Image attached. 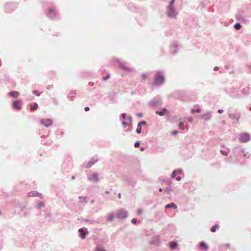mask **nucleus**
Instances as JSON below:
<instances>
[{
    "mask_svg": "<svg viewBox=\"0 0 251 251\" xmlns=\"http://www.w3.org/2000/svg\"><path fill=\"white\" fill-rule=\"evenodd\" d=\"M164 81V77L160 73H157L155 78L154 83L156 85L162 84Z\"/></svg>",
    "mask_w": 251,
    "mask_h": 251,
    "instance_id": "f257e3e1",
    "label": "nucleus"
},
{
    "mask_svg": "<svg viewBox=\"0 0 251 251\" xmlns=\"http://www.w3.org/2000/svg\"><path fill=\"white\" fill-rule=\"evenodd\" d=\"M40 123L46 127L51 126L53 123V120L50 118L43 119L40 121Z\"/></svg>",
    "mask_w": 251,
    "mask_h": 251,
    "instance_id": "f03ea898",
    "label": "nucleus"
},
{
    "mask_svg": "<svg viewBox=\"0 0 251 251\" xmlns=\"http://www.w3.org/2000/svg\"><path fill=\"white\" fill-rule=\"evenodd\" d=\"M249 134L247 133H243L240 135L239 140L242 143H245L250 140Z\"/></svg>",
    "mask_w": 251,
    "mask_h": 251,
    "instance_id": "7ed1b4c3",
    "label": "nucleus"
},
{
    "mask_svg": "<svg viewBox=\"0 0 251 251\" xmlns=\"http://www.w3.org/2000/svg\"><path fill=\"white\" fill-rule=\"evenodd\" d=\"M127 212L123 209H120L118 210L117 214V217L119 219H124L127 217Z\"/></svg>",
    "mask_w": 251,
    "mask_h": 251,
    "instance_id": "20e7f679",
    "label": "nucleus"
},
{
    "mask_svg": "<svg viewBox=\"0 0 251 251\" xmlns=\"http://www.w3.org/2000/svg\"><path fill=\"white\" fill-rule=\"evenodd\" d=\"M168 15L171 18L176 16V12L174 7H168Z\"/></svg>",
    "mask_w": 251,
    "mask_h": 251,
    "instance_id": "39448f33",
    "label": "nucleus"
},
{
    "mask_svg": "<svg viewBox=\"0 0 251 251\" xmlns=\"http://www.w3.org/2000/svg\"><path fill=\"white\" fill-rule=\"evenodd\" d=\"M56 13L55 10L52 8L48 10V15L50 18H53L55 16Z\"/></svg>",
    "mask_w": 251,
    "mask_h": 251,
    "instance_id": "423d86ee",
    "label": "nucleus"
},
{
    "mask_svg": "<svg viewBox=\"0 0 251 251\" xmlns=\"http://www.w3.org/2000/svg\"><path fill=\"white\" fill-rule=\"evenodd\" d=\"M13 105V107L18 110H20L21 109L20 102L18 101H14Z\"/></svg>",
    "mask_w": 251,
    "mask_h": 251,
    "instance_id": "0eeeda50",
    "label": "nucleus"
},
{
    "mask_svg": "<svg viewBox=\"0 0 251 251\" xmlns=\"http://www.w3.org/2000/svg\"><path fill=\"white\" fill-rule=\"evenodd\" d=\"M201 119H203L205 120H209L211 118V116L209 114H204L200 116Z\"/></svg>",
    "mask_w": 251,
    "mask_h": 251,
    "instance_id": "6e6552de",
    "label": "nucleus"
},
{
    "mask_svg": "<svg viewBox=\"0 0 251 251\" xmlns=\"http://www.w3.org/2000/svg\"><path fill=\"white\" fill-rule=\"evenodd\" d=\"M19 93L17 91H13L9 93V96L15 98H17L19 96Z\"/></svg>",
    "mask_w": 251,
    "mask_h": 251,
    "instance_id": "1a4fd4ad",
    "label": "nucleus"
},
{
    "mask_svg": "<svg viewBox=\"0 0 251 251\" xmlns=\"http://www.w3.org/2000/svg\"><path fill=\"white\" fill-rule=\"evenodd\" d=\"M165 113H168V111L166 109L164 108L161 111H156V113L159 116H163Z\"/></svg>",
    "mask_w": 251,
    "mask_h": 251,
    "instance_id": "9d476101",
    "label": "nucleus"
},
{
    "mask_svg": "<svg viewBox=\"0 0 251 251\" xmlns=\"http://www.w3.org/2000/svg\"><path fill=\"white\" fill-rule=\"evenodd\" d=\"M171 207H173L174 209H176L177 206L174 203H171L170 204H168L166 205V206H165L166 208H171Z\"/></svg>",
    "mask_w": 251,
    "mask_h": 251,
    "instance_id": "9b49d317",
    "label": "nucleus"
},
{
    "mask_svg": "<svg viewBox=\"0 0 251 251\" xmlns=\"http://www.w3.org/2000/svg\"><path fill=\"white\" fill-rule=\"evenodd\" d=\"M79 232L80 233V237L82 238V239H84L85 238V232L84 231L83 229H79Z\"/></svg>",
    "mask_w": 251,
    "mask_h": 251,
    "instance_id": "f8f14e48",
    "label": "nucleus"
},
{
    "mask_svg": "<svg viewBox=\"0 0 251 251\" xmlns=\"http://www.w3.org/2000/svg\"><path fill=\"white\" fill-rule=\"evenodd\" d=\"M38 105L37 103H35L34 104L30 105V110L31 111H33L38 108Z\"/></svg>",
    "mask_w": 251,
    "mask_h": 251,
    "instance_id": "ddd939ff",
    "label": "nucleus"
},
{
    "mask_svg": "<svg viewBox=\"0 0 251 251\" xmlns=\"http://www.w3.org/2000/svg\"><path fill=\"white\" fill-rule=\"evenodd\" d=\"M89 179L95 180L96 181H98L99 180L98 175L97 174H94L92 176L89 178Z\"/></svg>",
    "mask_w": 251,
    "mask_h": 251,
    "instance_id": "4468645a",
    "label": "nucleus"
},
{
    "mask_svg": "<svg viewBox=\"0 0 251 251\" xmlns=\"http://www.w3.org/2000/svg\"><path fill=\"white\" fill-rule=\"evenodd\" d=\"M200 246L201 248L204 249L205 250H206L208 249V246L204 242H201Z\"/></svg>",
    "mask_w": 251,
    "mask_h": 251,
    "instance_id": "2eb2a0df",
    "label": "nucleus"
},
{
    "mask_svg": "<svg viewBox=\"0 0 251 251\" xmlns=\"http://www.w3.org/2000/svg\"><path fill=\"white\" fill-rule=\"evenodd\" d=\"M177 246V244L176 242H172L170 243V247L171 249H175Z\"/></svg>",
    "mask_w": 251,
    "mask_h": 251,
    "instance_id": "dca6fc26",
    "label": "nucleus"
},
{
    "mask_svg": "<svg viewBox=\"0 0 251 251\" xmlns=\"http://www.w3.org/2000/svg\"><path fill=\"white\" fill-rule=\"evenodd\" d=\"M95 251H105L103 248L101 246H98Z\"/></svg>",
    "mask_w": 251,
    "mask_h": 251,
    "instance_id": "f3484780",
    "label": "nucleus"
},
{
    "mask_svg": "<svg viewBox=\"0 0 251 251\" xmlns=\"http://www.w3.org/2000/svg\"><path fill=\"white\" fill-rule=\"evenodd\" d=\"M142 126L140 125H138L136 129V132L138 134H140L141 132Z\"/></svg>",
    "mask_w": 251,
    "mask_h": 251,
    "instance_id": "a211bd4d",
    "label": "nucleus"
},
{
    "mask_svg": "<svg viewBox=\"0 0 251 251\" xmlns=\"http://www.w3.org/2000/svg\"><path fill=\"white\" fill-rule=\"evenodd\" d=\"M148 75H149V74L147 73H144V74H142L141 77L142 78V80H145L147 78Z\"/></svg>",
    "mask_w": 251,
    "mask_h": 251,
    "instance_id": "6ab92c4d",
    "label": "nucleus"
},
{
    "mask_svg": "<svg viewBox=\"0 0 251 251\" xmlns=\"http://www.w3.org/2000/svg\"><path fill=\"white\" fill-rule=\"evenodd\" d=\"M234 27L237 30H239V29H240L241 28V25L240 24L237 23V24L234 25Z\"/></svg>",
    "mask_w": 251,
    "mask_h": 251,
    "instance_id": "aec40b11",
    "label": "nucleus"
},
{
    "mask_svg": "<svg viewBox=\"0 0 251 251\" xmlns=\"http://www.w3.org/2000/svg\"><path fill=\"white\" fill-rule=\"evenodd\" d=\"M219 226L218 225H216L214 226H212L211 228V231L212 232H214L216 231V229Z\"/></svg>",
    "mask_w": 251,
    "mask_h": 251,
    "instance_id": "412c9836",
    "label": "nucleus"
},
{
    "mask_svg": "<svg viewBox=\"0 0 251 251\" xmlns=\"http://www.w3.org/2000/svg\"><path fill=\"white\" fill-rule=\"evenodd\" d=\"M178 126L179 128L181 130H184L185 127L183 124V123L180 121L179 124H178Z\"/></svg>",
    "mask_w": 251,
    "mask_h": 251,
    "instance_id": "4be33fe9",
    "label": "nucleus"
},
{
    "mask_svg": "<svg viewBox=\"0 0 251 251\" xmlns=\"http://www.w3.org/2000/svg\"><path fill=\"white\" fill-rule=\"evenodd\" d=\"M192 111V113H194L195 112H197V113H200L201 110V109L198 108H197L196 110H195V109H192L191 110Z\"/></svg>",
    "mask_w": 251,
    "mask_h": 251,
    "instance_id": "5701e85b",
    "label": "nucleus"
},
{
    "mask_svg": "<svg viewBox=\"0 0 251 251\" xmlns=\"http://www.w3.org/2000/svg\"><path fill=\"white\" fill-rule=\"evenodd\" d=\"M110 75L109 74H108V75H107L106 76H103L102 77V79L104 80V81H105L107 79H108V78H110Z\"/></svg>",
    "mask_w": 251,
    "mask_h": 251,
    "instance_id": "b1692460",
    "label": "nucleus"
},
{
    "mask_svg": "<svg viewBox=\"0 0 251 251\" xmlns=\"http://www.w3.org/2000/svg\"><path fill=\"white\" fill-rule=\"evenodd\" d=\"M33 93L37 96H39L40 95V93L37 90H34L33 91Z\"/></svg>",
    "mask_w": 251,
    "mask_h": 251,
    "instance_id": "393cba45",
    "label": "nucleus"
},
{
    "mask_svg": "<svg viewBox=\"0 0 251 251\" xmlns=\"http://www.w3.org/2000/svg\"><path fill=\"white\" fill-rule=\"evenodd\" d=\"M113 219H114V216L113 215H109L108 217V220L109 221H112L113 220Z\"/></svg>",
    "mask_w": 251,
    "mask_h": 251,
    "instance_id": "a878e982",
    "label": "nucleus"
},
{
    "mask_svg": "<svg viewBox=\"0 0 251 251\" xmlns=\"http://www.w3.org/2000/svg\"><path fill=\"white\" fill-rule=\"evenodd\" d=\"M146 122L145 121H142L139 123L138 125H140V126H142L143 125H146Z\"/></svg>",
    "mask_w": 251,
    "mask_h": 251,
    "instance_id": "bb28decb",
    "label": "nucleus"
},
{
    "mask_svg": "<svg viewBox=\"0 0 251 251\" xmlns=\"http://www.w3.org/2000/svg\"><path fill=\"white\" fill-rule=\"evenodd\" d=\"M175 1V0H172L171 1V2H170L169 7H174L173 4H174V3Z\"/></svg>",
    "mask_w": 251,
    "mask_h": 251,
    "instance_id": "cd10ccee",
    "label": "nucleus"
},
{
    "mask_svg": "<svg viewBox=\"0 0 251 251\" xmlns=\"http://www.w3.org/2000/svg\"><path fill=\"white\" fill-rule=\"evenodd\" d=\"M140 145V143L139 142H136L135 144H134V147L135 148H138L139 147Z\"/></svg>",
    "mask_w": 251,
    "mask_h": 251,
    "instance_id": "c85d7f7f",
    "label": "nucleus"
},
{
    "mask_svg": "<svg viewBox=\"0 0 251 251\" xmlns=\"http://www.w3.org/2000/svg\"><path fill=\"white\" fill-rule=\"evenodd\" d=\"M44 206V203L43 202H41V203H39V204L38 205V207L41 208L42 207H43Z\"/></svg>",
    "mask_w": 251,
    "mask_h": 251,
    "instance_id": "c756f323",
    "label": "nucleus"
},
{
    "mask_svg": "<svg viewBox=\"0 0 251 251\" xmlns=\"http://www.w3.org/2000/svg\"><path fill=\"white\" fill-rule=\"evenodd\" d=\"M221 152L224 155L226 156L227 155V153L224 151L221 150Z\"/></svg>",
    "mask_w": 251,
    "mask_h": 251,
    "instance_id": "7c9ffc66",
    "label": "nucleus"
},
{
    "mask_svg": "<svg viewBox=\"0 0 251 251\" xmlns=\"http://www.w3.org/2000/svg\"><path fill=\"white\" fill-rule=\"evenodd\" d=\"M143 213V211L141 209H138L137 211V214L138 215H141Z\"/></svg>",
    "mask_w": 251,
    "mask_h": 251,
    "instance_id": "2f4dec72",
    "label": "nucleus"
},
{
    "mask_svg": "<svg viewBox=\"0 0 251 251\" xmlns=\"http://www.w3.org/2000/svg\"><path fill=\"white\" fill-rule=\"evenodd\" d=\"M131 222H132V224H135L137 223V220L135 219H133L131 220Z\"/></svg>",
    "mask_w": 251,
    "mask_h": 251,
    "instance_id": "473e14b6",
    "label": "nucleus"
},
{
    "mask_svg": "<svg viewBox=\"0 0 251 251\" xmlns=\"http://www.w3.org/2000/svg\"><path fill=\"white\" fill-rule=\"evenodd\" d=\"M171 176H172V177H175V176H176V171H173V172Z\"/></svg>",
    "mask_w": 251,
    "mask_h": 251,
    "instance_id": "72a5a7b5",
    "label": "nucleus"
},
{
    "mask_svg": "<svg viewBox=\"0 0 251 251\" xmlns=\"http://www.w3.org/2000/svg\"><path fill=\"white\" fill-rule=\"evenodd\" d=\"M122 117L123 119H125L126 117V113H123L122 114Z\"/></svg>",
    "mask_w": 251,
    "mask_h": 251,
    "instance_id": "f704fd0d",
    "label": "nucleus"
},
{
    "mask_svg": "<svg viewBox=\"0 0 251 251\" xmlns=\"http://www.w3.org/2000/svg\"><path fill=\"white\" fill-rule=\"evenodd\" d=\"M177 133V130H175V131H173L172 132V134L173 135H176Z\"/></svg>",
    "mask_w": 251,
    "mask_h": 251,
    "instance_id": "c9c22d12",
    "label": "nucleus"
},
{
    "mask_svg": "<svg viewBox=\"0 0 251 251\" xmlns=\"http://www.w3.org/2000/svg\"><path fill=\"white\" fill-rule=\"evenodd\" d=\"M84 109H85V111H88L89 110V107L88 106H86L85 107Z\"/></svg>",
    "mask_w": 251,
    "mask_h": 251,
    "instance_id": "e433bc0d",
    "label": "nucleus"
},
{
    "mask_svg": "<svg viewBox=\"0 0 251 251\" xmlns=\"http://www.w3.org/2000/svg\"><path fill=\"white\" fill-rule=\"evenodd\" d=\"M223 110L222 109H219L218 110V113L221 114L223 112Z\"/></svg>",
    "mask_w": 251,
    "mask_h": 251,
    "instance_id": "4c0bfd02",
    "label": "nucleus"
},
{
    "mask_svg": "<svg viewBox=\"0 0 251 251\" xmlns=\"http://www.w3.org/2000/svg\"><path fill=\"white\" fill-rule=\"evenodd\" d=\"M122 124L124 126L126 125V123L125 122H123Z\"/></svg>",
    "mask_w": 251,
    "mask_h": 251,
    "instance_id": "58836bf2",
    "label": "nucleus"
},
{
    "mask_svg": "<svg viewBox=\"0 0 251 251\" xmlns=\"http://www.w3.org/2000/svg\"><path fill=\"white\" fill-rule=\"evenodd\" d=\"M188 121L189 122H191L192 121V118H189V119H188Z\"/></svg>",
    "mask_w": 251,
    "mask_h": 251,
    "instance_id": "ea45409f",
    "label": "nucleus"
},
{
    "mask_svg": "<svg viewBox=\"0 0 251 251\" xmlns=\"http://www.w3.org/2000/svg\"><path fill=\"white\" fill-rule=\"evenodd\" d=\"M180 179H181V178H180V177H179V176H178V177H177L176 178V180H180Z\"/></svg>",
    "mask_w": 251,
    "mask_h": 251,
    "instance_id": "a19ab883",
    "label": "nucleus"
},
{
    "mask_svg": "<svg viewBox=\"0 0 251 251\" xmlns=\"http://www.w3.org/2000/svg\"><path fill=\"white\" fill-rule=\"evenodd\" d=\"M144 150V147L141 148V151H143Z\"/></svg>",
    "mask_w": 251,
    "mask_h": 251,
    "instance_id": "79ce46f5",
    "label": "nucleus"
},
{
    "mask_svg": "<svg viewBox=\"0 0 251 251\" xmlns=\"http://www.w3.org/2000/svg\"><path fill=\"white\" fill-rule=\"evenodd\" d=\"M218 70V68L217 67L214 68V70Z\"/></svg>",
    "mask_w": 251,
    "mask_h": 251,
    "instance_id": "37998d69",
    "label": "nucleus"
},
{
    "mask_svg": "<svg viewBox=\"0 0 251 251\" xmlns=\"http://www.w3.org/2000/svg\"><path fill=\"white\" fill-rule=\"evenodd\" d=\"M159 190L160 192H162V189L161 188L159 189Z\"/></svg>",
    "mask_w": 251,
    "mask_h": 251,
    "instance_id": "c03bdc74",
    "label": "nucleus"
},
{
    "mask_svg": "<svg viewBox=\"0 0 251 251\" xmlns=\"http://www.w3.org/2000/svg\"><path fill=\"white\" fill-rule=\"evenodd\" d=\"M119 197L120 198H121V194H119Z\"/></svg>",
    "mask_w": 251,
    "mask_h": 251,
    "instance_id": "a18cd8bd",
    "label": "nucleus"
},
{
    "mask_svg": "<svg viewBox=\"0 0 251 251\" xmlns=\"http://www.w3.org/2000/svg\"><path fill=\"white\" fill-rule=\"evenodd\" d=\"M226 246H227V247H228V248L229 247V245L228 244H227Z\"/></svg>",
    "mask_w": 251,
    "mask_h": 251,
    "instance_id": "49530a36",
    "label": "nucleus"
},
{
    "mask_svg": "<svg viewBox=\"0 0 251 251\" xmlns=\"http://www.w3.org/2000/svg\"><path fill=\"white\" fill-rule=\"evenodd\" d=\"M89 84L91 85H93V84H92L91 83H90Z\"/></svg>",
    "mask_w": 251,
    "mask_h": 251,
    "instance_id": "de8ad7c7",
    "label": "nucleus"
},
{
    "mask_svg": "<svg viewBox=\"0 0 251 251\" xmlns=\"http://www.w3.org/2000/svg\"><path fill=\"white\" fill-rule=\"evenodd\" d=\"M89 84L91 85H93V84H92L91 83H90Z\"/></svg>",
    "mask_w": 251,
    "mask_h": 251,
    "instance_id": "09e8293b",
    "label": "nucleus"
},
{
    "mask_svg": "<svg viewBox=\"0 0 251 251\" xmlns=\"http://www.w3.org/2000/svg\"><path fill=\"white\" fill-rule=\"evenodd\" d=\"M139 116H141V114H139L138 115Z\"/></svg>",
    "mask_w": 251,
    "mask_h": 251,
    "instance_id": "8fccbe9b",
    "label": "nucleus"
},
{
    "mask_svg": "<svg viewBox=\"0 0 251 251\" xmlns=\"http://www.w3.org/2000/svg\"><path fill=\"white\" fill-rule=\"evenodd\" d=\"M250 110L251 111V107H250Z\"/></svg>",
    "mask_w": 251,
    "mask_h": 251,
    "instance_id": "3c124183",
    "label": "nucleus"
}]
</instances>
